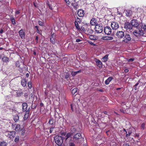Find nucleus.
I'll return each instance as SVG.
<instances>
[{
    "instance_id": "4468645a",
    "label": "nucleus",
    "mask_w": 146,
    "mask_h": 146,
    "mask_svg": "<svg viewBox=\"0 0 146 146\" xmlns=\"http://www.w3.org/2000/svg\"><path fill=\"white\" fill-rule=\"evenodd\" d=\"M21 84L23 87H25L26 86L27 84V81L26 79L25 78L22 79L21 81Z\"/></svg>"
},
{
    "instance_id": "dca6fc26",
    "label": "nucleus",
    "mask_w": 146,
    "mask_h": 146,
    "mask_svg": "<svg viewBox=\"0 0 146 146\" xmlns=\"http://www.w3.org/2000/svg\"><path fill=\"white\" fill-rule=\"evenodd\" d=\"M134 129L133 128H130L128 132V133H127V131H126V137H127L130 136L132 133H133L134 132Z\"/></svg>"
},
{
    "instance_id": "cd10ccee",
    "label": "nucleus",
    "mask_w": 146,
    "mask_h": 146,
    "mask_svg": "<svg viewBox=\"0 0 146 146\" xmlns=\"http://www.w3.org/2000/svg\"><path fill=\"white\" fill-rule=\"evenodd\" d=\"M98 24L96 20L95 19H92V26H96Z\"/></svg>"
},
{
    "instance_id": "bb28decb",
    "label": "nucleus",
    "mask_w": 146,
    "mask_h": 146,
    "mask_svg": "<svg viewBox=\"0 0 146 146\" xmlns=\"http://www.w3.org/2000/svg\"><path fill=\"white\" fill-rule=\"evenodd\" d=\"M15 129L16 131H20L21 130V129L20 128V125L19 124H17Z\"/></svg>"
},
{
    "instance_id": "f257e3e1",
    "label": "nucleus",
    "mask_w": 146,
    "mask_h": 146,
    "mask_svg": "<svg viewBox=\"0 0 146 146\" xmlns=\"http://www.w3.org/2000/svg\"><path fill=\"white\" fill-rule=\"evenodd\" d=\"M124 28L127 31L130 32L136 36H143L144 34V32L138 29H135L133 28L131 23L127 22L125 23Z\"/></svg>"
},
{
    "instance_id": "6ab92c4d",
    "label": "nucleus",
    "mask_w": 146,
    "mask_h": 146,
    "mask_svg": "<svg viewBox=\"0 0 146 146\" xmlns=\"http://www.w3.org/2000/svg\"><path fill=\"white\" fill-rule=\"evenodd\" d=\"M95 62H96L97 65L100 68L102 67V63L99 60L96 59Z\"/></svg>"
},
{
    "instance_id": "ddd939ff",
    "label": "nucleus",
    "mask_w": 146,
    "mask_h": 146,
    "mask_svg": "<svg viewBox=\"0 0 146 146\" xmlns=\"http://www.w3.org/2000/svg\"><path fill=\"white\" fill-rule=\"evenodd\" d=\"M77 14L79 17H83L84 15V11L82 9H79L78 11Z\"/></svg>"
},
{
    "instance_id": "9b49d317",
    "label": "nucleus",
    "mask_w": 146,
    "mask_h": 146,
    "mask_svg": "<svg viewBox=\"0 0 146 146\" xmlns=\"http://www.w3.org/2000/svg\"><path fill=\"white\" fill-rule=\"evenodd\" d=\"M19 36L22 39H24L25 38V32L23 31V29H21L19 32Z\"/></svg>"
},
{
    "instance_id": "49530a36",
    "label": "nucleus",
    "mask_w": 146,
    "mask_h": 146,
    "mask_svg": "<svg viewBox=\"0 0 146 146\" xmlns=\"http://www.w3.org/2000/svg\"><path fill=\"white\" fill-rule=\"evenodd\" d=\"M54 128V127H51L50 128L49 131V132L50 133H52L53 131Z\"/></svg>"
},
{
    "instance_id": "b1692460",
    "label": "nucleus",
    "mask_w": 146,
    "mask_h": 146,
    "mask_svg": "<svg viewBox=\"0 0 146 146\" xmlns=\"http://www.w3.org/2000/svg\"><path fill=\"white\" fill-rule=\"evenodd\" d=\"M52 2L51 1L49 2L47 1V5L48 6L49 9L51 10H52Z\"/></svg>"
},
{
    "instance_id": "a18cd8bd",
    "label": "nucleus",
    "mask_w": 146,
    "mask_h": 146,
    "mask_svg": "<svg viewBox=\"0 0 146 146\" xmlns=\"http://www.w3.org/2000/svg\"><path fill=\"white\" fill-rule=\"evenodd\" d=\"M69 146H75V145L73 142H70L69 144Z\"/></svg>"
},
{
    "instance_id": "a878e982",
    "label": "nucleus",
    "mask_w": 146,
    "mask_h": 146,
    "mask_svg": "<svg viewBox=\"0 0 146 146\" xmlns=\"http://www.w3.org/2000/svg\"><path fill=\"white\" fill-rule=\"evenodd\" d=\"M113 78L111 77H109L105 81V83L106 85L109 84L110 82L112 80Z\"/></svg>"
},
{
    "instance_id": "c756f323",
    "label": "nucleus",
    "mask_w": 146,
    "mask_h": 146,
    "mask_svg": "<svg viewBox=\"0 0 146 146\" xmlns=\"http://www.w3.org/2000/svg\"><path fill=\"white\" fill-rule=\"evenodd\" d=\"M70 106L71 109L72 111H74L75 110H76V106L73 103L71 104Z\"/></svg>"
},
{
    "instance_id": "052dcab7",
    "label": "nucleus",
    "mask_w": 146,
    "mask_h": 146,
    "mask_svg": "<svg viewBox=\"0 0 146 146\" xmlns=\"http://www.w3.org/2000/svg\"><path fill=\"white\" fill-rule=\"evenodd\" d=\"M81 40L80 39H78L76 40V42H79L81 41Z\"/></svg>"
},
{
    "instance_id": "f3484780",
    "label": "nucleus",
    "mask_w": 146,
    "mask_h": 146,
    "mask_svg": "<svg viewBox=\"0 0 146 146\" xmlns=\"http://www.w3.org/2000/svg\"><path fill=\"white\" fill-rule=\"evenodd\" d=\"M81 138V135L80 133L76 134L73 137V139L75 140H78Z\"/></svg>"
},
{
    "instance_id": "f704fd0d",
    "label": "nucleus",
    "mask_w": 146,
    "mask_h": 146,
    "mask_svg": "<svg viewBox=\"0 0 146 146\" xmlns=\"http://www.w3.org/2000/svg\"><path fill=\"white\" fill-rule=\"evenodd\" d=\"M54 122V120L52 118H51L50 119L49 121H48V123L50 125H53V124Z\"/></svg>"
},
{
    "instance_id": "0e129e2a",
    "label": "nucleus",
    "mask_w": 146,
    "mask_h": 146,
    "mask_svg": "<svg viewBox=\"0 0 146 146\" xmlns=\"http://www.w3.org/2000/svg\"><path fill=\"white\" fill-rule=\"evenodd\" d=\"M25 133V131H22V132L21 134L22 135H24Z\"/></svg>"
},
{
    "instance_id": "3c124183",
    "label": "nucleus",
    "mask_w": 146,
    "mask_h": 146,
    "mask_svg": "<svg viewBox=\"0 0 146 146\" xmlns=\"http://www.w3.org/2000/svg\"><path fill=\"white\" fill-rule=\"evenodd\" d=\"M38 24L39 25L42 26L43 25V23L42 22L39 21H38Z\"/></svg>"
},
{
    "instance_id": "2f4dec72",
    "label": "nucleus",
    "mask_w": 146,
    "mask_h": 146,
    "mask_svg": "<svg viewBox=\"0 0 146 146\" xmlns=\"http://www.w3.org/2000/svg\"><path fill=\"white\" fill-rule=\"evenodd\" d=\"M74 23L76 29L79 31H81V29L79 26L78 23L76 21L74 22Z\"/></svg>"
},
{
    "instance_id": "ea45409f",
    "label": "nucleus",
    "mask_w": 146,
    "mask_h": 146,
    "mask_svg": "<svg viewBox=\"0 0 146 146\" xmlns=\"http://www.w3.org/2000/svg\"><path fill=\"white\" fill-rule=\"evenodd\" d=\"M19 137L18 136H17L15 137V138L14 139V141L15 142L17 143L19 141Z\"/></svg>"
},
{
    "instance_id": "2eb2a0df",
    "label": "nucleus",
    "mask_w": 146,
    "mask_h": 146,
    "mask_svg": "<svg viewBox=\"0 0 146 146\" xmlns=\"http://www.w3.org/2000/svg\"><path fill=\"white\" fill-rule=\"evenodd\" d=\"M22 110L23 111H26L27 110L28 105L27 103H23L22 104Z\"/></svg>"
},
{
    "instance_id": "20e7f679",
    "label": "nucleus",
    "mask_w": 146,
    "mask_h": 146,
    "mask_svg": "<svg viewBox=\"0 0 146 146\" xmlns=\"http://www.w3.org/2000/svg\"><path fill=\"white\" fill-rule=\"evenodd\" d=\"M55 142L59 146H60L63 142L64 140L63 137L56 135L54 137Z\"/></svg>"
},
{
    "instance_id": "e2e57ef3",
    "label": "nucleus",
    "mask_w": 146,
    "mask_h": 146,
    "mask_svg": "<svg viewBox=\"0 0 146 146\" xmlns=\"http://www.w3.org/2000/svg\"><path fill=\"white\" fill-rule=\"evenodd\" d=\"M3 32V30L2 29H1L0 30V34H2Z\"/></svg>"
},
{
    "instance_id": "774afa93",
    "label": "nucleus",
    "mask_w": 146,
    "mask_h": 146,
    "mask_svg": "<svg viewBox=\"0 0 146 146\" xmlns=\"http://www.w3.org/2000/svg\"><path fill=\"white\" fill-rule=\"evenodd\" d=\"M36 32L38 33H40V31L38 29H36Z\"/></svg>"
},
{
    "instance_id": "f8f14e48",
    "label": "nucleus",
    "mask_w": 146,
    "mask_h": 146,
    "mask_svg": "<svg viewBox=\"0 0 146 146\" xmlns=\"http://www.w3.org/2000/svg\"><path fill=\"white\" fill-rule=\"evenodd\" d=\"M54 33L52 32L51 33V35L50 37V41L53 44H54L55 43V40L54 38Z\"/></svg>"
},
{
    "instance_id": "a19ab883",
    "label": "nucleus",
    "mask_w": 146,
    "mask_h": 146,
    "mask_svg": "<svg viewBox=\"0 0 146 146\" xmlns=\"http://www.w3.org/2000/svg\"><path fill=\"white\" fill-rule=\"evenodd\" d=\"M11 22H12V23L13 25H15V24L16 23L15 22V20L14 18L13 17L12 18H11Z\"/></svg>"
},
{
    "instance_id": "680f3d73",
    "label": "nucleus",
    "mask_w": 146,
    "mask_h": 146,
    "mask_svg": "<svg viewBox=\"0 0 146 146\" xmlns=\"http://www.w3.org/2000/svg\"><path fill=\"white\" fill-rule=\"evenodd\" d=\"M40 106L41 107L44 106V104L42 102H41L40 104Z\"/></svg>"
},
{
    "instance_id": "473e14b6",
    "label": "nucleus",
    "mask_w": 146,
    "mask_h": 146,
    "mask_svg": "<svg viewBox=\"0 0 146 146\" xmlns=\"http://www.w3.org/2000/svg\"><path fill=\"white\" fill-rule=\"evenodd\" d=\"M7 143L6 141H0V146H7Z\"/></svg>"
},
{
    "instance_id": "0eeeda50",
    "label": "nucleus",
    "mask_w": 146,
    "mask_h": 146,
    "mask_svg": "<svg viewBox=\"0 0 146 146\" xmlns=\"http://www.w3.org/2000/svg\"><path fill=\"white\" fill-rule=\"evenodd\" d=\"M124 37L123 38L124 39L122 40L123 42L127 43L131 40V38L130 35L128 34H125V35H124Z\"/></svg>"
},
{
    "instance_id": "6e6d98bb",
    "label": "nucleus",
    "mask_w": 146,
    "mask_h": 146,
    "mask_svg": "<svg viewBox=\"0 0 146 146\" xmlns=\"http://www.w3.org/2000/svg\"><path fill=\"white\" fill-rule=\"evenodd\" d=\"M86 1L88 4H90L91 3V2L90 1V0H86Z\"/></svg>"
},
{
    "instance_id": "37998d69",
    "label": "nucleus",
    "mask_w": 146,
    "mask_h": 146,
    "mask_svg": "<svg viewBox=\"0 0 146 146\" xmlns=\"http://www.w3.org/2000/svg\"><path fill=\"white\" fill-rule=\"evenodd\" d=\"M66 3L68 5H70V3H71V1H70V0H64Z\"/></svg>"
},
{
    "instance_id": "58836bf2",
    "label": "nucleus",
    "mask_w": 146,
    "mask_h": 146,
    "mask_svg": "<svg viewBox=\"0 0 146 146\" xmlns=\"http://www.w3.org/2000/svg\"><path fill=\"white\" fill-rule=\"evenodd\" d=\"M98 38L97 36L95 35H92V40H97Z\"/></svg>"
},
{
    "instance_id": "412c9836",
    "label": "nucleus",
    "mask_w": 146,
    "mask_h": 146,
    "mask_svg": "<svg viewBox=\"0 0 146 146\" xmlns=\"http://www.w3.org/2000/svg\"><path fill=\"white\" fill-rule=\"evenodd\" d=\"M102 39L104 40H112L113 39V38L112 36H103L102 38Z\"/></svg>"
},
{
    "instance_id": "864d4df0",
    "label": "nucleus",
    "mask_w": 146,
    "mask_h": 146,
    "mask_svg": "<svg viewBox=\"0 0 146 146\" xmlns=\"http://www.w3.org/2000/svg\"><path fill=\"white\" fill-rule=\"evenodd\" d=\"M120 111L122 112V113H124L125 112V110H124L123 109H120Z\"/></svg>"
},
{
    "instance_id": "bf43d9fd",
    "label": "nucleus",
    "mask_w": 146,
    "mask_h": 146,
    "mask_svg": "<svg viewBox=\"0 0 146 146\" xmlns=\"http://www.w3.org/2000/svg\"><path fill=\"white\" fill-rule=\"evenodd\" d=\"M38 36H36L35 38V40H36V42H37L38 41Z\"/></svg>"
},
{
    "instance_id": "13d9d810",
    "label": "nucleus",
    "mask_w": 146,
    "mask_h": 146,
    "mask_svg": "<svg viewBox=\"0 0 146 146\" xmlns=\"http://www.w3.org/2000/svg\"><path fill=\"white\" fill-rule=\"evenodd\" d=\"M143 29L144 31L146 32V25H145L143 27Z\"/></svg>"
},
{
    "instance_id": "f03ea898",
    "label": "nucleus",
    "mask_w": 146,
    "mask_h": 146,
    "mask_svg": "<svg viewBox=\"0 0 146 146\" xmlns=\"http://www.w3.org/2000/svg\"><path fill=\"white\" fill-rule=\"evenodd\" d=\"M131 23L133 28L135 29H138L143 31L142 29L143 26L142 24L139 22L137 20L135 19L132 20L131 21Z\"/></svg>"
},
{
    "instance_id": "8fccbe9b",
    "label": "nucleus",
    "mask_w": 146,
    "mask_h": 146,
    "mask_svg": "<svg viewBox=\"0 0 146 146\" xmlns=\"http://www.w3.org/2000/svg\"><path fill=\"white\" fill-rule=\"evenodd\" d=\"M33 5L35 7H38V6H37L38 4L37 3H36L35 2H33Z\"/></svg>"
},
{
    "instance_id": "338daca9",
    "label": "nucleus",
    "mask_w": 146,
    "mask_h": 146,
    "mask_svg": "<svg viewBox=\"0 0 146 146\" xmlns=\"http://www.w3.org/2000/svg\"><path fill=\"white\" fill-rule=\"evenodd\" d=\"M29 73H27L26 74V77H27V78H28L29 77Z\"/></svg>"
},
{
    "instance_id": "1a4fd4ad",
    "label": "nucleus",
    "mask_w": 146,
    "mask_h": 146,
    "mask_svg": "<svg viewBox=\"0 0 146 146\" xmlns=\"http://www.w3.org/2000/svg\"><path fill=\"white\" fill-rule=\"evenodd\" d=\"M124 32L122 31H117L116 34L117 37L119 38H122L124 36Z\"/></svg>"
},
{
    "instance_id": "4c0bfd02",
    "label": "nucleus",
    "mask_w": 146,
    "mask_h": 146,
    "mask_svg": "<svg viewBox=\"0 0 146 146\" xmlns=\"http://www.w3.org/2000/svg\"><path fill=\"white\" fill-rule=\"evenodd\" d=\"M71 4L72 5L73 8L75 9H76L77 8V7L78 6V5L76 4H75L74 3H71Z\"/></svg>"
},
{
    "instance_id": "4d7b16f0",
    "label": "nucleus",
    "mask_w": 146,
    "mask_h": 146,
    "mask_svg": "<svg viewBox=\"0 0 146 146\" xmlns=\"http://www.w3.org/2000/svg\"><path fill=\"white\" fill-rule=\"evenodd\" d=\"M20 13L19 10V11H17L15 12V13L16 14L18 15Z\"/></svg>"
},
{
    "instance_id": "72a5a7b5",
    "label": "nucleus",
    "mask_w": 146,
    "mask_h": 146,
    "mask_svg": "<svg viewBox=\"0 0 146 146\" xmlns=\"http://www.w3.org/2000/svg\"><path fill=\"white\" fill-rule=\"evenodd\" d=\"M2 61L3 62H9V58L7 57L4 56L2 59Z\"/></svg>"
},
{
    "instance_id": "de8ad7c7",
    "label": "nucleus",
    "mask_w": 146,
    "mask_h": 146,
    "mask_svg": "<svg viewBox=\"0 0 146 146\" xmlns=\"http://www.w3.org/2000/svg\"><path fill=\"white\" fill-rule=\"evenodd\" d=\"M70 77V75L68 74H66L65 75V78L66 79H68Z\"/></svg>"
},
{
    "instance_id": "c03bdc74",
    "label": "nucleus",
    "mask_w": 146,
    "mask_h": 146,
    "mask_svg": "<svg viewBox=\"0 0 146 146\" xmlns=\"http://www.w3.org/2000/svg\"><path fill=\"white\" fill-rule=\"evenodd\" d=\"M134 60V59L133 58H131L129 59H127V61L128 62H131L133 61Z\"/></svg>"
},
{
    "instance_id": "9d476101",
    "label": "nucleus",
    "mask_w": 146,
    "mask_h": 146,
    "mask_svg": "<svg viewBox=\"0 0 146 146\" xmlns=\"http://www.w3.org/2000/svg\"><path fill=\"white\" fill-rule=\"evenodd\" d=\"M104 31L106 34L110 35L111 33V29L109 27H106L104 28Z\"/></svg>"
},
{
    "instance_id": "5701e85b",
    "label": "nucleus",
    "mask_w": 146,
    "mask_h": 146,
    "mask_svg": "<svg viewBox=\"0 0 146 146\" xmlns=\"http://www.w3.org/2000/svg\"><path fill=\"white\" fill-rule=\"evenodd\" d=\"M23 92L21 91L16 92V96L17 97H19L23 95Z\"/></svg>"
},
{
    "instance_id": "5fc2aeb1",
    "label": "nucleus",
    "mask_w": 146,
    "mask_h": 146,
    "mask_svg": "<svg viewBox=\"0 0 146 146\" xmlns=\"http://www.w3.org/2000/svg\"><path fill=\"white\" fill-rule=\"evenodd\" d=\"M141 127L142 128L144 129L145 127V124L144 123L142 124L141 126Z\"/></svg>"
},
{
    "instance_id": "393cba45",
    "label": "nucleus",
    "mask_w": 146,
    "mask_h": 146,
    "mask_svg": "<svg viewBox=\"0 0 146 146\" xmlns=\"http://www.w3.org/2000/svg\"><path fill=\"white\" fill-rule=\"evenodd\" d=\"M78 90V88H75L73 89L72 91V93L73 95L75 94V95L77 94V91Z\"/></svg>"
},
{
    "instance_id": "09e8293b",
    "label": "nucleus",
    "mask_w": 146,
    "mask_h": 146,
    "mask_svg": "<svg viewBox=\"0 0 146 146\" xmlns=\"http://www.w3.org/2000/svg\"><path fill=\"white\" fill-rule=\"evenodd\" d=\"M28 94L27 93H25L24 94V96L26 98H28Z\"/></svg>"
},
{
    "instance_id": "423d86ee",
    "label": "nucleus",
    "mask_w": 146,
    "mask_h": 146,
    "mask_svg": "<svg viewBox=\"0 0 146 146\" xmlns=\"http://www.w3.org/2000/svg\"><path fill=\"white\" fill-rule=\"evenodd\" d=\"M94 30L97 33H101L103 31V27L100 25L97 24L95 26Z\"/></svg>"
},
{
    "instance_id": "e433bc0d",
    "label": "nucleus",
    "mask_w": 146,
    "mask_h": 146,
    "mask_svg": "<svg viewBox=\"0 0 146 146\" xmlns=\"http://www.w3.org/2000/svg\"><path fill=\"white\" fill-rule=\"evenodd\" d=\"M28 86L29 89H31L32 88V82L31 81H29L28 82Z\"/></svg>"
},
{
    "instance_id": "69168bd1",
    "label": "nucleus",
    "mask_w": 146,
    "mask_h": 146,
    "mask_svg": "<svg viewBox=\"0 0 146 146\" xmlns=\"http://www.w3.org/2000/svg\"><path fill=\"white\" fill-rule=\"evenodd\" d=\"M128 70L127 69H125L124 70L125 72H128Z\"/></svg>"
},
{
    "instance_id": "6e6552de",
    "label": "nucleus",
    "mask_w": 146,
    "mask_h": 146,
    "mask_svg": "<svg viewBox=\"0 0 146 146\" xmlns=\"http://www.w3.org/2000/svg\"><path fill=\"white\" fill-rule=\"evenodd\" d=\"M111 27L113 30H116L119 27L118 23L116 22H112L111 24Z\"/></svg>"
},
{
    "instance_id": "79ce46f5",
    "label": "nucleus",
    "mask_w": 146,
    "mask_h": 146,
    "mask_svg": "<svg viewBox=\"0 0 146 146\" xmlns=\"http://www.w3.org/2000/svg\"><path fill=\"white\" fill-rule=\"evenodd\" d=\"M76 21V22H77V23L78 22L79 23H80L81 21L80 19L78 18V17H77L76 19V20L75 21V22Z\"/></svg>"
},
{
    "instance_id": "aec40b11",
    "label": "nucleus",
    "mask_w": 146,
    "mask_h": 146,
    "mask_svg": "<svg viewBox=\"0 0 146 146\" xmlns=\"http://www.w3.org/2000/svg\"><path fill=\"white\" fill-rule=\"evenodd\" d=\"M29 110H28L26 111L24 115V119L25 121L29 117Z\"/></svg>"
},
{
    "instance_id": "603ef678",
    "label": "nucleus",
    "mask_w": 146,
    "mask_h": 146,
    "mask_svg": "<svg viewBox=\"0 0 146 146\" xmlns=\"http://www.w3.org/2000/svg\"><path fill=\"white\" fill-rule=\"evenodd\" d=\"M66 133L65 132H63L62 134V136H64V137H65V136H66Z\"/></svg>"
},
{
    "instance_id": "7c9ffc66",
    "label": "nucleus",
    "mask_w": 146,
    "mask_h": 146,
    "mask_svg": "<svg viewBox=\"0 0 146 146\" xmlns=\"http://www.w3.org/2000/svg\"><path fill=\"white\" fill-rule=\"evenodd\" d=\"M125 13L127 16L129 17L132 14V11L131 10H127L125 11Z\"/></svg>"
},
{
    "instance_id": "39448f33",
    "label": "nucleus",
    "mask_w": 146,
    "mask_h": 146,
    "mask_svg": "<svg viewBox=\"0 0 146 146\" xmlns=\"http://www.w3.org/2000/svg\"><path fill=\"white\" fill-rule=\"evenodd\" d=\"M5 135L10 139H13L15 136L16 133L14 131H8L5 133Z\"/></svg>"
},
{
    "instance_id": "7ed1b4c3",
    "label": "nucleus",
    "mask_w": 146,
    "mask_h": 146,
    "mask_svg": "<svg viewBox=\"0 0 146 146\" xmlns=\"http://www.w3.org/2000/svg\"><path fill=\"white\" fill-rule=\"evenodd\" d=\"M15 65L16 67L19 68L18 70L21 73H22L24 74V73L27 72V68L25 66H23V67H20V62L19 61H17L15 62Z\"/></svg>"
},
{
    "instance_id": "a211bd4d",
    "label": "nucleus",
    "mask_w": 146,
    "mask_h": 146,
    "mask_svg": "<svg viewBox=\"0 0 146 146\" xmlns=\"http://www.w3.org/2000/svg\"><path fill=\"white\" fill-rule=\"evenodd\" d=\"M73 133H72L70 132L66 134V136L65 137H63L64 139L66 140L69 137H70L72 135Z\"/></svg>"
},
{
    "instance_id": "c9c22d12",
    "label": "nucleus",
    "mask_w": 146,
    "mask_h": 146,
    "mask_svg": "<svg viewBox=\"0 0 146 146\" xmlns=\"http://www.w3.org/2000/svg\"><path fill=\"white\" fill-rule=\"evenodd\" d=\"M108 58V56L107 55H106L105 56H104L102 59V61L104 62H105L107 60Z\"/></svg>"
},
{
    "instance_id": "c85d7f7f",
    "label": "nucleus",
    "mask_w": 146,
    "mask_h": 146,
    "mask_svg": "<svg viewBox=\"0 0 146 146\" xmlns=\"http://www.w3.org/2000/svg\"><path fill=\"white\" fill-rule=\"evenodd\" d=\"M19 117L17 114L15 115L13 117V119L15 122H17L19 120Z\"/></svg>"
},
{
    "instance_id": "4be33fe9",
    "label": "nucleus",
    "mask_w": 146,
    "mask_h": 146,
    "mask_svg": "<svg viewBox=\"0 0 146 146\" xmlns=\"http://www.w3.org/2000/svg\"><path fill=\"white\" fill-rule=\"evenodd\" d=\"M81 72V70H79L76 72L71 71V75H72V76L74 77L75 76L76 74H77L78 73H80Z\"/></svg>"
}]
</instances>
